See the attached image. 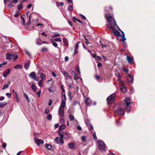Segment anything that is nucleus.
<instances>
[{"mask_svg":"<svg viewBox=\"0 0 155 155\" xmlns=\"http://www.w3.org/2000/svg\"><path fill=\"white\" fill-rule=\"evenodd\" d=\"M105 17L107 21L109 23L107 25V27L110 30L112 31L115 35H117L119 32L117 29H115V28L117 27L119 30H120V29L117 25L115 20L110 14H105Z\"/></svg>","mask_w":155,"mask_h":155,"instance_id":"obj_1","label":"nucleus"},{"mask_svg":"<svg viewBox=\"0 0 155 155\" xmlns=\"http://www.w3.org/2000/svg\"><path fill=\"white\" fill-rule=\"evenodd\" d=\"M98 146L99 149L102 152H104L106 151L105 144L102 141L99 140L98 142Z\"/></svg>","mask_w":155,"mask_h":155,"instance_id":"obj_2","label":"nucleus"},{"mask_svg":"<svg viewBox=\"0 0 155 155\" xmlns=\"http://www.w3.org/2000/svg\"><path fill=\"white\" fill-rule=\"evenodd\" d=\"M124 101L126 105V109L127 110V112L129 113L130 111L131 107L129 105L131 104V99L129 97H127L125 98Z\"/></svg>","mask_w":155,"mask_h":155,"instance_id":"obj_3","label":"nucleus"},{"mask_svg":"<svg viewBox=\"0 0 155 155\" xmlns=\"http://www.w3.org/2000/svg\"><path fill=\"white\" fill-rule=\"evenodd\" d=\"M62 73L66 78V82L67 83L69 82H70V83H73V81L72 79L70 76L69 75L68 73L66 72L65 71H63Z\"/></svg>","mask_w":155,"mask_h":155,"instance_id":"obj_4","label":"nucleus"},{"mask_svg":"<svg viewBox=\"0 0 155 155\" xmlns=\"http://www.w3.org/2000/svg\"><path fill=\"white\" fill-rule=\"evenodd\" d=\"M114 110L115 111L116 113L120 115H123L125 113V111L122 108H119L117 109L115 106L114 107Z\"/></svg>","mask_w":155,"mask_h":155,"instance_id":"obj_5","label":"nucleus"},{"mask_svg":"<svg viewBox=\"0 0 155 155\" xmlns=\"http://www.w3.org/2000/svg\"><path fill=\"white\" fill-rule=\"evenodd\" d=\"M116 96L115 94L114 93L110 95L107 99V101L108 103H109L113 101L114 97Z\"/></svg>","mask_w":155,"mask_h":155,"instance_id":"obj_6","label":"nucleus"},{"mask_svg":"<svg viewBox=\"0 0 155 155\" xmlns=\"http://www.w3.org/2000/svg\"><path fill=\"white\" fill-rule=\"evenodd\" d=\"M29 76L35 81H37L38 80L37 78L36 74L34 72H32L29 75Z\"/></svg>","mask_w":155,"mask_h":155,"instance_id":"obj_7","label":"nucleus"},{"mask_svg":"<svg viewBox=\"0 0 155 155\" xmlns=\"http://www.w3.org/2000/svg\"><path fill=\"white\" fill-rule=\"evenodd\" d=\"M58 114L59 115L62 117H64V109H62L61 107H60L58 111Z\"/></svg>","mask_w":155,"mask_h":155,"instance_id":"obj_8","label":"nucleus"},{"mask_svg":"<svg viewBox=\"0 0 155 155\" xmlns=\"http://www.w3.org/2000/svg\"><path fill=\"white\" fill-rule=\"evenodd\" d=\"M56 143L58 144H60L61 145H63L64 143V142L62 139L60 138L59 137H56L55 139Z\"/></svg>","mask_w":155,"mask_h":155,"instance_id":"obj_9","label":"nucleus"},{"mask_svg":"<svg viewBox=\"0 0 155 155\" xmlns=\"http://www.w3.org/2000/svg\"><path fill=\"white\" fill-rule=\"evenodd\" d=\"M34 140L35 142L38 145H39L40 144H43L44 143L43 140L41 139H38L36 138H35Z\"/></svg>","mask_w":155,"mask_h":155,"instance_id":"obj_10","label":"nucleus"},{"mask_svg":"<svg viewBox=\"0 0 155 155\" xmlns=\"http://www.w3.org/2000/svg\"><path fill=\"white\" fill-rule=\"evenodd\" d=\"M11 70L10 69H8L6 71H5L3 73V76L4 77H6L7 75L10 73Z\"/></svg>","mask_w":155,"mask_h":155,"instance_id":"obj_11","label":"nucleus"},{"mask_svg":"<svg viewBox=\"0 0 155 155\" xmlns=\"http://www.w3.org/2000/svg\"><path fill=\"white\" fill-rule=\"evenodd\" d=\"M85 102L86 104L88 106H90L92 104L91 100L88 97L86 99Z\"/></svg>","mask_w":155,"mask_h":155,"instance_id":"obj_12","label":"nucleus"},{"mask_svg":"<svg viewBox=\"0 0 155 155\" xmlns=\"http://www.w3.org/2000/svg\"><path fill=\"white\" fill-rule=\"evenodd\" d=\"M116 76L118 78L117 80L120 81V83L121 84H123V82L122 81H120V78L121 77L122 75H120V73L118 72L117 74H115Z\"/></svg>","mask_w":155,"mask_h":155,"instance_id":"obj_13","label":"nucleus"},{"mask_svg":"<svg viewBox=\"0 0 155 155\" xmlns=\"http://www.w3.org/2000/svg\"><path fill=\"white\" fill-rule=\"evenodd\" d=\"M38 74L40 75V77L41 78V80H44L45 78V75L40 71H38Z\"/></svg>","mask_w":155,"mask_h":155,"instance_id":"obj_14","label":"nucleus"},{"mask_svg":"<svg viewBox=\"0 0 155 155\" xmlns=\"http://www.w3.org/2000/svg\"><path fill=\"white\" fill-rule=\"evenodd\" d=\"M80 42H78L76 44L75 48V49H74V54H76L78 53V49L79 48V45L78 44L80 43Z\"/></svg>","mask_w":155,"mask_h":155,"instance_id":"obj_15","label":"nucleus"},{"mask_svg":"<svg viewBox=\"0 0 155 155\" xmlns=\"http://www.w3.org/2000/svg\"><path fill=\"white\" fill-rule=\"evenodd\" d=\"M129 77L127 79V80L128 82L130 83L133 82L134 80V78L131 75L129 74L128 75Z\"/></svg>","mask_w":155,"mask_h":155,"instance_id":"obj_16","label":"nucleus"},{"mask_svg":"<svg viewBox=\"0 0 155 155\" xmlns=\"http://www.w3.org/2000/svg\"><path fill=\"white\" fill-rule=\"evenodd\" d=\"M127 59L128 63H132L133 62L134 60L133 58H131L130 56H127Z\"/></svg>","mask_w":155,"mask_h":155,"instance_id":"obj_17","label":"nucleus"},{"mask_svg":"<svg viewBox=\"0 0 155 155\" xmlns=\"http://www.w3.org/2000/svg\"><path fill=\"white\" fill-rule=\"evenodd\" d=\"M120 89L121 91L123 92H125L127 91L126 88L122 85L120 86Z\"/></svg>","mask_w":155,"mask_h":155,"instance_id":"obj_18","label":"nucleus"},{"mask_svg":"<svg viewBox=\"0 0 155 155\" xmlns=\"http://www.w3.org/2000/svg\"><path fill=\"white\" fill-rule=\"evenodd\" d=\"M68 145L69 148L71 149H73L75 148V144L73 143H71L68 144Z\"/></svg>","mask_w":155,"mask_h":155,"instance_id":"obj_19","label":"nucleus"},{"mask_svg":"<svg viewBox=\"0 0 155 155\" xmlns=\"http://www.w3.org/2000/svg\"><path fill=\"white\" fill-rule=\"evenodd\" d=\"M31 87L34 92H36L37 91V87L35 85L32 84L31 85Z\"/></svg>","mask_w":155,"mask_h":155,"instance_id":"obj_20","label":"nucleus"},{"mask_svg":"<svg viewBox=\"0 0 155 155\" xmlns=\"http://www.w3.org/2000/svg\"><path fill=\"white\" fill-rule=\"evenodd\" d=\"M30 62L29 61H28L27 63H26L24 65V67L27 70L29 68V65H30Z\"/></svg>","mask_w":155,"mask_h":155,"instance_id":"obj_21","label":"nucleus"},{"mask_svg":"<svg viewBox=\"0 0 155 155\" xmlns=\"http://www.w3.org/2000/svg\"><path fill=\"white\" fill-rule=\"evenodd\" d=\"M28 12L27 13V14H26V15H27V18H27L28 20V22L26 23V24L27 25H29L30 24V19H31V15H29V17H28Z\"/></svg>","mask_w":155,"mask_h":155,"instance_id":"obj_22","label":"nucleus"},{"mask_svg":"<svg viewBox=\"0 0 155 155\" xmlns=\"http://www.w3.org/2000/svg\"><path fill=\"white\" fill-rule=\"evenodd\" d=\"M65 106V101L64 100H61V104L60 106L61 107H63V108H64Z\"/></svg>","mask_w":155,"mask_h":155,"instance_id":"obj_23","label":"nucleus"},{"mask_svg":"<svg viewBox=\"0 0 155 155\" xmlns=\"http://www.w3.org/2000/svg\"><path fill=\"white\" fill-rule=\"evenodd\" d=\"M22 68V65L20 64H17L14 67V68L15 69H20Z\"/></svg>","mask_w":155,"mask_h":155,"instance_id":"obj_24","label":"nucleus"},{"mask_svg":"<svg viewBox=\"0 0 155 155\" xmlns=\"http://www.w3.org/2000/svg\"><path fill=\"white\" fill-rule=\"evenodd\" d=\"M36 44L38 45H41L42 43L41 42V41L40 39L39 38H37L36 39Z\"/></svg>","mask_w":155,"mask_h":155,"instance_id":"obj_25","label":"nucleus"},{"mask_svg":"<svg viewBox=\"0 0 155 155\" xmlns=\"http://www.w3.org/2000/svg\"><path fill=\"white\" fill-rule=\"evenodd\" d=\"M23 8L22 6V2H21L20 4L18 5L17 6V9L19 10V11L21 10Z\"/></svg>","mask_w":155,"mask_h":155,"instance_id":"obj_26","label":"nucleus"},{"mask_svg":"<svg viewBox=\"0 0 155 155\" xmlns=\"http://www.w3.org/2000/svg\"><path fill=\"white\" fill-rule=\"evenodd\" d=\"M65 128V125L64 124H62L60 126L59 130H64Z\"/></svg>","mask_w":155,"mask_h":155,"instance_id":"obj_27","label":"nucleus"},{"mask_svg":"<svg viewBox=\"0 0 155 155\" xmlns=\"http://www.w3.org/2000/svg\"><path fill=\"white\" fill-rule=\"evenodd\" d=\"M63 40L64 44L68 45V41L67 39L65 38H63Z\"/></svg>","mask_w":155,"mask_h":155,"instance_id":"obj_28","label":"nucleus"},{"mask_svg":"<svg viewBox=\"0 0 155 155\" xmlns=\"http://www.w3.org/2000/svg\"><path fill=\"white\" fill-rule=\"evenodd\" d=\"M57 33V32L53 33V34L54 35V36H52V38L58 37L60 35V34L59 33Z\"/></svg>","mask_w":155,"mask_h":155,"instance_id":"obj_29","label":"nucleus"},{"mask_svg":"<svg viewBox=\"0 0 155 155\" xmlns=\"http://www.w3.org/2000/svg\"><path fill=\"white\" fill-rule=\"evenodd\" d=\"M6 58L7 59L9 60L11 59V55L9 53H8L6 55Z\"/></svg>","mask_w":155,"mask_h":155,"instance_id":"obj_30","label":"nucleus"},{"mask_svg":"<svg viewBox=\"0 0 155 155\" xmlns=\"http://www.w3.org/2000/svg\"><path fill=\"white\" fill-rule=\"evenodd\" d=\"M45 148L48 150H50L52 148V146L50 144H47L46 145Z\"/></svg>","mask_w":155,"mask_h":155,"instance_id":"obj_31","label":"nucleus"},{"mask_svg":"<svg viewBox=\"0 0 155 155\" xmlns=\"http://www.w3.org/2000/svg\"><path fill=\"white\" fill-rule=\"evenodd\" d=\"M69 118L70 120L71 121H72L75 119V118H74V116H73V115H72L71 114H70L69 115Z\"/></svg>","mask_w":155,"mask_h":155,"instance_id":"obj_32","label":"nucleus"},{"mask_svg":"<svg viewBox=\"0 0 155 155\" xmlns=\"http://www.w3.org/2000/svg\"><path fill=\"white\" fill-rule=\"evenodd\" d=\"M68 10L71 12L73 10V7L72 5L70 4L68 7Z\"/></svg>","mask_w":155,"mask_h":155,"instance_id":"obj_33","label":"nucleus"},{"mask_svg":"<svg viewBox=\"0 0 155 155\" xmlns=\"http://www.w3.org/2000/svg\"><path fill=\"white\" fill-rule=\"evenodd\" d=\"M43 80H41L38 83L39 86L40 87H41L42 86L43 84H42Z\"/></svg>","mask_w":155,"mask_h":155,"instance_id":"obj_34","label":"nucleus"},{"mask_svg":"<svg viewBox=\"0 0 155 155\" xmlns=\"http://www.w3.org/2000/svg\"><path fill=\"white\" fill-rule=\"evenodd\" d=\"M19 11H17L15 13L14 15V17L15 18L18 17L19 15Z\"/></svg>","mask_w":155,"mask_h":155,"instance_id":"obj_35","label":"nucleus"},{"mask_svg":"<svg viewBox=\"0 0 155 155\" xmlns=\"http://www.w3.org/2000/svg\"><path fill=\"white\" fill-rule=\"evenodd\" d=\"M21 18L22 21V25H25V20L24 18L22 17V15H21Z\"/></svg>","mask_w":155,"mask_h":155,"instance_id":"obj_36","label":"nucleus"},{"mask_svg":"<svg viewBox=\"0 0 155 155\" xmlns=\"http://www.w3.org/2000/svg\"><path fill=\"white\" fill-rule=\"evenodd\" d=\"M52 44L55 47L57 48L58 47V44L55 41H52Z\"/></svg>","mask_w":155,"mask_h":155,"instance_id":"obj_37","label":"nucleus"},{"mask_svg":"<svg viewBox=\"0 0 155 155\" xmlns=\"http://www.w3.org/2000/svg\"><path fill=\"white\" fill-rule=\"evenodd\" d=\"M9 86V84L8 85L7 84H5L3 85V87L2 89V90H4L7 88H8Z\"/></svg>","mask_w":155,"mask_h":155,"instance_id":"obj_38","label":"nucleus"},{"mask_svg":"<svg viewBox=\"0 0 155 155\" xmlns=\"http://www.w3.org/2000/svg\"><path fill=\"white\" fill-rule=\"evenodd\" d=\"M81 138L83 142H85L86 139V137L85 136H82Z\"/></svg>","mask_w":155,"mask_h":155,"instance_id":"obj_39","label":"nucleus"},{"mask_svg":"<svg viewBox=\"0 0 155 155\" xmlns=\"http://www.w3.org/2000/svg\"><path fill=\"white\" fill-rule=\"evenodd\" d=\"M56 4L58 6H63L64 5V4L63 2H57Z\"/></svg>","mask_w":155,"mask_h":155,"instance_id":"obj_40","label":"nucleus"},{"mask_svg":"<svg viewBox=\"0 0 155 155\" xmlns=\"http://www.w3.org/2000/svg\"><path fill=\"white\" fill-rule=\"evenodd\" d=\"M85 123L86 124L87 126H89L90 124L89 121L88 120H86L85 121Z\"/></svg>","mask_w":155,"mask_h":155,"instance_id":"obj_41","label":"nucleus"},{"mask_svg":"<svg viewBox=\"0 0 155 155\" xmlns=\"http://www.w3.org/2000/svg\"><path fill=\"white\" fill-rule=\"evenodd\" d=\"M48 51V49L46 48H42L41 50V52H43L45 51Z\"/></svg>","mask_w":155,"mask_h":155,"instance_id":"obj_42","label":"nucleus"},{"mask_svg":"<svg viewBox=\"0 0 155 155\" xmlns=\"http://www.w3.org/2000/svg\"><path fill=\"white\" fill-rule=\"evenodd\" d=\"M7 104L6 102L0 103V107H2L6 105Z\"/></svg>","mask_w":155,"mask_h":155,"instance_id":"obj_43","label":"nucleus"},{"mask_svg":"<svg viewBox=\"0 0 155 155\" xmlns=\"http://www.w3.org/2000/svg\"><path fill=\"white\" fill-rule=\"evenodd\" d=\"M54 41H56L61 42L62 40L61 38H56L54 39Z\"/></svg>","mask_w":155,"mask_h":155,"instance_id":"obj_44","label":"nucleus"},{"mask_svg":"<svg viewBox=\"0 0 155 155\" xmlns=\"http://www.w3.org/2000/svg\"><path fill=\"white\" fill-rule=\"evenodd\" d=\"M73 83H70V82L67 83V84L68 85L70 88H71L73 87Z\"/></svg>","mask_w":155,"mask_h":155,"instance_id":"obj_45","label":"nucleus"},{"mask_svg":"<svg viewBox=\"0 0 155 155\" xmlns=\"http://www.w3.org/2000/svg\"><path fill=\"white\" fill-rule=\"evenodd\" d=\"M47 118L48 120H51L52 119V116L51 114H49L47 117Z\"/></svg>","mask_w":155,"mask_h":155,"instance_id":"obj_46","label":"nucleus"},{"mask_svg":"<svg viewBox=\"0 0 155 155\" xmlns=\"http://www.w3.org/2000/svg\"><path fill=\"white\" fill-rule=\"evenodd\" d=\"M121 37L122 38V41H125L126 40V39L125 37L124 34L122 35H121Z\"/></svg>","mask_w":155,"mask_h":155,"instance_id":"obj_47","label":"nucleus"},{"mask_svg":"<svg viewBox=\"0 0 155 155\" xmlns=\"http://www.w3.org/2000/svg\"><path fill=\"white\" fill-rule=\"evenodd\" d=\"M6 95L8 98H10L11 97V94L9 93H7L6 94Z\"/></svg>","mask_w":155,"mask_h":155,"instance_id":"obj_48","label":"nucleus"},{"mask_svg":"<svg viewBox=\"0 0 155 155\" xmlns=\"http://www.w3.org/2000/svg\"><path fill=\"white\" fill-rule=\"evenodd\" d=\"M74 79L75 80L78 79L79 77H78V76L76 74V75H74Z\"/></svg>","mask_w":155,"mask_h":155,"instance_id":"obj_49","label":"nucleus"},{"mask_svg":"<svg viewBox=\"0 0 155 155\" xmlns=\"http://www.w3.org/2000/svg\"><path fill=\"white\" fill-rule=\"evenodd\" d=\"M62 100H64V101H66V97L65 94H64L62 97Z\"/></svg>","mask_w":155,"mask_h":155,"instance_id":"obj_50","label":"nucleus"},{"mask_svg":"<svg viewBox=\"0 0 155 155\" xmlns=\"http://www.w3.org/2000/svg\"><path fill=\"white\" fill-rule=\"evenodd\" d=\"M61 122L62 124H64V123L65 121L64 118H61Z\"/></svg>","mask_w":155,"mask_h":155,"instance_id":"obj_51","label":"nucleus"},{"mask_svg":"<svg viewBox=\"0 0 155 155\" xmlns=\"http://www.w3.org/2000/svg\"><path fill=\"white\" fill-rule=\"evenodd\" d=\"M25 53L27 54L29 56L31 57V54L30 53L28 52L26 50H25Z\"/></svg>","mask_w":155,"mask_h":155,"instance_id":"obj_52","label":"nucleus"},{"mask_svg":"<svg viewBox=\"0 0 155 155\" xmlns=\"http://www.w3.org/2000/svg\"><path fill=\"white\" fill-rule=\"evenodd\" d=\"M41 91H39L37 92V94L38 95V97H40L41 94Z\"/></svg>","mask_w":155,"mask_h":155,"instance_id":"obj_53","label":"nucleus"},{"mask_svg":"<svg viewBox=\"0 0 155 155\" xmlns=\"http://www.w3.org/2000/svg\"><path fill=\"white\" fill-rule=\"evenodd\" d=\"M76 71L79 74H80L81 73V72H80V69H79V67H78L77 68V69H76Z\"/></svg>","mask_w":155,"mask_h":155,"instance_id":"obj_54","label":"nucleus"},{"mask_svg":"<svg viewBox=\"0 0 155 155\" xmlns=\"http://www.w3.org/2000/svg\"><path fill=\"white\" fill-rule=\"evenodd\" d=\"M24 94L25 97L26 99H28V96L27 94H26L25 93H24Z\"/></svg>","mask_w":155,"mask_h":155,"instance_id":"obj_55","label":"nucleus"},{"mask_svg":"<svg viewBox=\"0 0 155 155\" xmlns=\"http://www.w3.org/2000/svg\"><path fill=\"white\" fill-rule=\"evenodd\" d=\"M77 129L79 130H82V128L80 126H78L77 127Z\"/></svg>","mask_w":155,"mask_h":155,"instance_id":"obj_56","label":"nucleus"},{"mask_svg":"<svg viewBox=\"0 0 155 155\" xmlns=\"http://www.w3.org/2000/svg\"><path fill=\"white\" fill-rule=\"evenodd\" d=\"M93 136L94 138V139H97V137L96 136V134H95V133L94 132V134H93Z\"/></svg>","mask_w":155,"mask_h":155,"instance_id":"obj_57","label":"nucleus"},{"mask_svg":"<svg viewBox=\"0 0 155 155\" xmlns=\"http://www.w3.org/2000/svg\"><path fill=\"white\" fill-rule=\"evenodd\" d=\"M18 58V56L17 55H15L14 56V58H13V61H15Z\"/></svg>","mask_w":155,"mask_h":155,"instance_id":"obj_58","label":"nucleus"},{"mask_svg":"<svg viewBox=\"0 0 155 155\" xmlns=\"http://www.w3.org/2000/svg\"><path fill=\"white\" fill-rule=\"evenodd\" d=\"M95 77L97 80H99L100 79V77L98 75H96L95 76Z\"/></svg>","mask_w":155,"mask_h":155,"instance_id":"obj_59","label":"nucleus"},{"mask_svg":"<svg viewBox=\"0 0 155 155\" xmlns=\"http://www.w3.org/2000/svg\"><path fill=\"white\" fill-rule=\"evenodd\" d=\"M49 111V110L48 109H46L45 110V113L47 114H48Z\"/></svg>","mask_w":155,"mask_h":155,"instance_id":"obj_60","label":"nucleus"},{"mask_svg":"<svg viewBox=\"0 0 155 155\" xmlns=\"http://www.w3.org/2000/svg\"><path fill=\"white\" fill-rule=\"evenodd\" d=\"M65 61H67L69 60V58L68 56H66L65 57Z\"/></svg>","mask_w":155,"mask_h":155,"instance_id":"obj_61","label":"nucleus"},{"mask_svg":"<svg viewBox=\"0 0 155 155\" xmlns=\"http://www.w3.org/2000/svg\"><path fill=\"white\" fill-rule=\"evenodd\" d=\"M89 125L90 126V130H93V127L92 125L91 124Z\"/></svg>","mask_w":155,"mask_h":155,"instance_id":"obj_62","label":"nucleus"},{"mask_svg":"<svg viewBox=\"0 0 155 155\" xmlns=\"http://www.w3.org/2000/svg\"><path fill=\"white\" fill-rule=\"evenodd\" d=\"M102 66L101 63V62L97 64V67H101Z\"/></svg>","mask_w":155,"mask_h":155,"instance_id":"obj_63","label":"nucleus"},{"mask_svg":"<svg viewBox=\"0 0 155 155\" xmlns=\"http://www.w3.org/2000/svg\"><path fill=\"white\" fill-rule=\"evenodd\" d=\"M78 103V101H74V104H73V105L74 106H76L77 104Z\"/></svg>","mask_w":155,"mask_h":155,"instance_id":"obj_64","label":"nucleus"}]
</instances>
